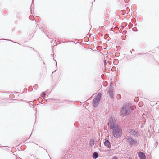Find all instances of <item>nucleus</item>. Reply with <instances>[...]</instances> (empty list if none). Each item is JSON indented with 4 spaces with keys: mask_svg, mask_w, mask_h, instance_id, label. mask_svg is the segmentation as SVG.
Segmentation results:
<instances>
[{
    "mask_svg": "<svg viewBox=\"0 0 159 159\" xmlns=\"http://www.w3.org/2000/svg\"><path fill=\"white\" fill-rule=\"evenodd\" d=\"M122 134V130L118 125H116L113 129V134L114 137L118 138L120 137Z\"/></svg>",
    "mask_w": 159,
    "mask_h": 159,
    "instance_id": "f257e3e1",
    "label": "nucleus"
},
{
    "mask_svg": "<svg viewBox=\"0 0 159 159\" xmlns=\"http://www.w3.org/2000/svg\"><path fill=\"white\" fill-rule=\"evenodd\" d=\"M101 95L100 94H98L93 100V105L94 107H96L98 106L99 103V101L101 97Z\"/></svg>",
    "mask_w": 159,
    "mask_h": 159,
    "instance_id": "f03ea898",
    "label": "nucleus"
},
{
    "mask_svg": "<svg viewBox=\"0 0 159 159\" xmlns=\"http://www.w3.org/2000/svg\"><path fill=\"white\" fill-rule=\"evenodd\" d=\"M115 123V121L114 120V119L113 118H110L109 121V125L111 129H113L114 127L116 125H115L114 123Z\"/></svg>",
    "mask_w": 159,
    "mask_h": 159,
    "instance_id": "7ed1b4c3",
    "label": "nucleus"
},
{
    "mask_svg": "<svg viewBox=\"0 0 159 159\" xmlns=\"http://www.w3.org/2000/svg\"><path fill=\"white\" fill-rule=\"evenodd\" d=\"M126 141L127 142L131 145H135L137 143V141L132 139L131 138H128L126 139Z\"/></svg>",
    "mask_w": 159,
    "mask_h": 159,
    "instance_id": "20e7f679",
    "label": "nucleus"
},
{
    "mask_svg": "<svg viewBox=\"0 0 159 159\" xmlns=\"http://www.w3.org/2000/svg\"><path fill=\"white\" fill-rule=\"evenodd\" d=\"M138 156L140 159H146V157L144 153L142 152H139Z\"/></svg>",
    "mask_w": 159,
    "mask_h": 159,
    "instance_id": "39448f33",
    "label": "nucleus"
},
{
    "mask_svg": "<svg viewBox=\"0 0 159 159\" xmlns=\"http://www.w3.org/2000/svg\"><path fill=\"white\" fill-rule=\"evenodd\" d=\"M128 107L127 106H124L122 108L121 110V112L122 115L124 116L125 114H126L127 113V111L128 110Z\"/></svg>",
    "mask_w": 159,
    "mask_h": 159,
    "instance_id": "423d86ee",
    "label": "nucleus"
},
{
    "mask_svg": "<svg viewBox=\"0 0 159 159\" xmlns=\"http://www.w3.org/2000/svg\"><path fill=\"white\" fill-rule=\"evenodd\" d=\"M104 145L109 148H111V145L109 141L108 140H106L104 143Z\"/></svg>",
    "mask_w": 159,
    "mask_h": 159,
    "instance_id": "0eeeda50",
    "label": "nucleus"
},
{
    "mask_svg": "<svg viewBox=\"0 0 159 159\" xmlns=\"http://www.w3.org/2000/svg\"><path fill=\"white\" fill-rule=\"evenodd\" d=\"M130 133L134 136H137L139 135V134L137 131H131Z\"/></svg>",
    "mask_w": 159,
    "mask_h": 159,
    "instance_id": "6e6552de",
    "label": "nucleus"
},
{
    "mask_svg": "<svg viewBox=\"0 0 159 159\" xmlns=\"http://www.w3.org/2000/svg\"><path fill=\"white\" fill-rule=\"evenodd\" d=\"M98 156V154L96 152H94L93 155V158L96 159Z\"/></svg>",
    "mask_w": 159,
    "mask_h": 159,
    "instance_id": "1a4fd4ad",
    "label": "nucleus"
},
{
    "mask_svg": "<svg viewBox=\"0 0 159 159\" xmlns=\"http://www.w3.org/2000/svg\"><path fill=\"white\" fill-rule=\"evenodd\" d=\"M109 91L110 96V97H112L113 94V89L111 88H110Z\"/></svg>",
    "mask_w": 159,
    "mask_h": 159,
    "instance_id": "9d476101",
    "label": "nucleus"
},
{
    "mask_svg": "<svg viewBox=\"0 0 159 159\" xmlns=\"http://www.w3.org/2000/svg\"><path fill=\"white\" fill-rule=\"evenodd\" d=\"M85 42L88 45H89L90 44V43L89 42V40H86V41H85Z\"/></svg>",
    "mask_w": 159,
    "mask_h": 159,
    "instance_id": "9b49d317",
    "label": "nucleus"
},
{
    "mask_svg": "<svg viewBox=\"0 0 159 159\" xmlns=\"http://www.w3.org/2000/svg\"><path fill=\"white\" fill-rule=\"evenodd\" d=\"M45 95V94L44 92H43L41 94V96L43 97Z\"/></svg>",
    "mask_w": 159,
    "mask_h": 159,
    "instance_id": "f8f14e48",
    "label": "nucleus"
},
{
    "mask_svg": "<svg viewBox=\"0 0 159 159\" xmlns=\"http://www.w3.org/2000/svg\"><path fill=\"white\" fill-rule=\"evenodd\" d=\"M87 38H88V37H87H87H85V38H84V39H85V40H86V39H87Z\"/></svg>",
    "mask_w": 159,
    "mask_h": 159,
    "instance_id": "ddd939ff",
    "label": "nucleus"
},
{
    "mask_svg": "<svg viewBox=\"0 0 159 159\" xmlns=\"http://www.w3.org/2000/svg\"><path fill=\"white\" fill-rule=\"evenodd\" d=\"M92 37H93V40H94V39H96V36H95V37H94V36H92Z\"/></svg>",
    "mask_w": 159,
    "mask_h": 159,
    "instance_id": "4468645a",
    "label": "nucleus"
},
{
    "mask_svg": "<svg viewBox=\"0 0 159 159\" xmlns=\"http://www.w3.org/2000/svg\"><path fill=\"white\" fill-rule=\"evenodd\" d=\"M71 43H72V44H74H74H75V43L74 42H73V41H71Z\"/></svg>",
    "mask_w": 159,
    "mask_h": 159,
    "instance_id": "2eb2a0df",
    "label": "nucleus"
},
{
    "mask_svg": "<svg viewBox=\"0 0 159 159\" xmlns=\"http://www.w3.org/2000/svg\"><path fill=\"white\" fill-rule=\"evenodd\" d=\"M0 40H7V39H0Z\"/></svg>",
    "mask_w": 159,
    "mask_h": 159,
    "instance_id": "dca6fc26",
    "label": "nucleus"
},
{
    "mask_svg": "<svg viewBox=\"0 0 159 159\" xmlns=\"http://www.w3.org/2000/svg\"><path fill=\"white\" fill-rule=\"evenodd\" d=\"M89 36V37L90 38V39H92V38H92V37H91V36Z\"/></svg>",
    "mask_w": 159,
    "mask_h": 159,
    "instance_id": "f3484780",
    "label": "nucleus"
},
{
    "mask_svg": "<svg viewBox=\"0 0 159 159\" xmlns=\"http://www.w3.org/2000/svg\"><path fill=\"white\" fill-rule=\"evenodd\" d=\"M106 64V61H105V63H104L105 65Z\"/></svg>",
    "mask_w": 159,
    "mask_h": 159,
    "instance_id": "a211bd4d",
    "label": "nucleus"
},
{
    "mask_svg": "<svg viewBox=\"0 0 159 159\" xmlns=\"http://www.w3.org/2000/svg\"><path fill=\"white\" fill-rule=\"evenodd\" d=\"M128 159H132V158H128Z\"/></svg>",
    "mask_w": 159,
    "mask_h": 159,
    "instance_id": "6ab92c4d",
    "label": "nucleus"
}]
</instances>
